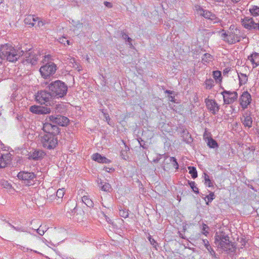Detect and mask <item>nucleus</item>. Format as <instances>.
Instances as JSON below:
<instances>
[{
    "mask_svg": "<svg viewBox=\"0 0 259 259\" xmlns=\"http://www.w3.org/2000/svg\"><path fill=\"white\" fill-rule=\"evenodd\" d=\"M180 236L183 239H185V237L183 236V235L181 233H180Z\"/></svg>",
    "mask_w": 259,
    "mask_h": 259,
    "instance_id": "nucleus-61",
    "label": "nucleus"
},
{
    "mask_svg": "<svg viewBox=\"0 0 259 259\" xmlns=\"http://www.w3.org/2000/svg\"><path fill=\"white\" fill-rule=\"evenodd\" d=\"M17 177L26 186L32 185L36 179V175L34 173L24 171L19 172L18 174Z\"/></svg>",
    "mask_w": 259,
    "mask_h": 259,
    "instance_id": "nucleus-8",
    "label": "nucleus"
},
{
    "mask_svg": "<svg viewBox=\"0 0 259 259\" xmlns=\"http://www.w3.org/2000/svg\"><path fill=\"white\" fill-rule=\"evenodd\" d=\"M12 228L17 231H21V232L24 231V229H23L22 228H19V227H16L15 226H12Z\"/></svg>",
    "mask_w": 259,
    "mask_h": 259,
    "instance_id": "nucleus-50",
    "label": "nucleus"
},
{
    "mask_svg": "<svg viewBox=\"0 0 259 259\" xmlns=\"http://www.w3.org/2000/svg\"><path fill=\"white\" fill-rule=\"evenodd\" d=\"M121 34L122 38L124 39L126 42H127L128 45L132 47L133 46L132 44V38L130 37L128 34L124 31H121Z\"/></svg>",
    "mask_w": 259,
    "mask_h": 259,
    "instance_id": "nucleus-31",
    "label": "nucleus"
},
{
    "mask_svg": "<svg viewBox=\"0 0 259 259\" xmlns=\"http://www.w3.org/2000/svg\"><path fill=\"white\" fill-rule=\"evenodd\" d=\"M204 102L209 112L213 115H215L218 113L220 110V106L214 100L206 98Z\"/></svg>",
    "mask_w": 259,
    "mask_h": 259,
    "instance_id": "nucleus-11",
    "label": "nucleus"
},
{
    "mask_svg": "<svg viewBox=\"0 0 259 259\" xmlns=\"http://www.w3.org/2000/svg\"><path fill=\"white\" fill-rule=\"evenodd\" d=\"M204 179L205 181V184L208 187H213V182H212L209 177V176L206 173H204Z\"/></svg>",
    "mask_w": 259,
    "mask_h": 259,
    "instance_id": "nucleus-30",
    "label": "nucleus"
},
{
    "mask_svg": "<svg viewBox=\"0 0 259 259\" xmlns=\"http://www.w3.org/2000/svg\"><path fill=\"white\" fill-rule=\"evenodd\" d=\"M44 63L46 64L42 66L39 69V72L43 78H48L56 73L57 69V65L50 60V55L44 56Z\"/></svg>",
    "mask_w": 259,
    "mask_h": 259,
    "instance_id": "nucleus-4",
    "label": "nucleus"
},
{
    "mask_svg": "<svg viewBox=\"0 0 259 259\" xmlns=\"http://www.w3.org/2000/svg\"><path fill=\"white\" fill-rule=\"evenodd\" d=\"M243 0H230V2L234 4H240Z\"/></svg>",
    "mask_w": 259,
    "mask_h": 259,
    "instance_id": "nucleus-49",
    "label": "nucleus"
},
{
    "mask_svg": "<svg viewBox=\"0 0 259 259\" xmlns=\"http://www.w3.org/2000/svg\"><path fill=\"white\" fill-rule=\"evenodd\" d=\"M204 18L205 19H209L211 21H213L214 23H218L222 22V21L218 18L216 15L211 12L210 11L207 10L206 11L205 16H204Z\"/></svg>",
    "mask_w": 259,
    "mask_h": 259,
    "instance_id": "nucleus-18",
    "label": "nucleus"
},
{
    "mask_svg": "<svg viewBox=\"0 0 259 259\" xmlns=\"http://www.w3.org/2000/svg\"><path fill=\"white\" fill-rule=\"evenodd\" d=\"M189 173L191 174L193 179H195L197 177V171L196 168L194 166L188 167Z\"/></svg>",
    "mask_w": 259,
    "mask_h": 259,
    "instance_id": "nucleus-32",
    "label": "nucleus"
},
{
    "mask_svg": "<svg viewBox=\"0 0 259 259\" xmlns=\"http://www.w3.org/2000/svg\"><path fill=\"white\" fill-rule=\"evenodd\" d=\"M207 146L210 148H215L219 147L217 141L212 138H208L207 142Z\"/></svg>",
    "mask_w": 259,
    "mask_h": 259,
    "instance_id": "nucleus-23",
    "label": "nucleus"
},
{
    "mask_svg": "<svg viewBox=\"0 0 259 259\" xmlns=\"http://www.w3.org/2000/svg\"><path fill=\"white\" fill-rule=\"evenodd\" d=\"M104 5L108 8H111L112 7V4L110 2H105Z\"/></svg>",
    "mask_w": 259,
    "mask_h": 259,
    "instance_id": "nucleus-51",
    "label": "nucleus"
},
{
    "mask_svg": "<svg viewBox=\"0 0 259 259\" xmlns=\"http://www.w3.org/2000/svg\"><path fill=\"white\" fill-rule=\"evenodd\" d=\"M38 18H34L32 15H29L26 17L24 20L25 24L29 25V27H32L34 25V22L36 21Z\"/></svg>",
    "mask_w": 259,
    "mask_h": 259,
    "instance_id": "nucleus-19",
    "label": "nucleus"
},
{
    "mask_svg": "<svg viewBox=\"0 0 259 259\" xmlns=\"http://www.w3.org/2000/svg\"><path fill=\"white\" fill-rule=\"evenodd\" d=\"M163 157L164 158V161H165L168 158V156L164 155Z\"/></svg>",
    "mask_w": 259,
    "mask_h": 259,
    "instance_id": "nucleus-60",
    "label": "nucleus"
},
{
    "mask_svg": "<svg viewBox=\"0 0 259 259\" xmlns=\"http://www.w3.org/2000/svg\"><path fill=\"white\" fill-rule=\"evenodd\" d=\"M64 194L63 189H59L56 192V196L58 198H62Z\"/></svg>",
    "mask_w": 259,
    "mask_h": 259,
    "instance_id": "nucleus-42",
    "label": "nucleus"
},
{
    "mask_svg": "<svg viewBox=\"0 0 259 259\" xmlns=\"http://www.w3.org/2000/svg\"><path fill=\"white\" fill-rule=\"evenodd\" d=\"M65 42H66L68 45H69L70 44V41L69 40H66V39Z\"/></svg>",
    "mask_w": 259,
    "mask_h": 259,
    "instance_id": "nucleus-62",
    "label": "nucleus"
},
{
    "mask_svg": "<svg viewBox=\"0 0 259 259\" xmlns=\"http://www.w3.org/2000/svg\"><path fill=\"white\" fill-rule=\"evenodd\" d=\"M50 91L46 90L38 91L35 95V101L40 104L51 105L52 100L54 99Z\"/></svg>",
    "mask_w": 259,
    "mask_h": 259,
    "instance_id": "nucleus-6",
    "label": "nucleus"
},
{
    "mask_svg": "<svg viewBox=\"0 0 259 259\" xmlns=\"http://www.w3.org/2000/svg\"><path fill=\"white\" fill-rule=\"evenodd\" d=\"M205 84L207 89H210L214 85V81L212 79H206Z\"/></svg>",
    "mask_w": 259,
    "mask_h": 259,
    "instance_id": "nucleus-34",
    "label": "nucleus"
},
{
    "mask_svg": "<svg viewBox=\"0 0 259 259\" xmlns=\"http://www.w3.org/2000/svg\"><path fill=\"white\" fill-rule=\"evenodd\" d=\"M141 139V141L140 140H139V143L140 144V146L141 147H142L144 149L146 148V147L144 146V145H142V143H141V142H143V141L141 139Z\"/></svg>",
    "mask_w": 259,
    "mask_h": 259,
    "instance_id": "nucleus-56",
    "label": "nucleus"
},
{
    "mask_svg": "<svg viewBox=\"0 0 259 259\" xmlns=\"http://www.w3.org/2000/svg\"><path fill=\"white\" fill-rule=\"evenodd\" d=\"M241 24L246 29L256 30L257 23H255L251 17H245L243 19H241Z\"/></svg>",
    "mask_w": 259,
    "mask_h": 259,
    "instance_id": "nucleus-12",
    "label": "nucleus"
},
{
    "mask_svg": "<svg viewBox=\"0 0 259 259\" xmlns=\"http://www.w3.org/2000/svg\"><path fill=\"white\" fill-rule=\"evenodd\" d=\"M82 201L87 206L89 207H93L94 206V203L93 201L87 196H83L82 197Z\"/></svg>",
    "mask_w": 259,
    "mask_h": 259,
    "instance_id": "nucleus-25",
    "label": "nucleus"
},
{
    "mask_svg": "<svg viewBox=\"0 0 259 259\" xmlns=\"http://www.w3.org/2000/svg\"><path fill=\"white\" fill-rule=\"evenodd\" d=\"M1 184L6 188H8L10 186V184L7 181L2 182Z\"/></svg>",
    "mask_w": 259,
    "mask_h": 259,
    "instance_id": "nucleus-48",
    "label": "nucleus"
},
{
    "mask_svg": "<svg viewBox=\"0 0 259 259\" xmlns=\"http://www.w3.org/2000/svg\"><path fill=\"white\" fill-rule=\"evenodd\" d=\"M168 98H169V101H170L171 102H174V99H175L174 97L170 96L168 97Z\"/></svg>",
    "mask_w": 259,
    "mask_h": 259,
    "instance_id": "nucleus-57",
    "label": "nucleus"
},
{
    "mask_svg": "<svg viewBox=\"0 0 259 259\" xmlns=\"http://www.w3.org/2000/svg\"><path fill=\"white\" fill-rule=\"evenodd\" d=\"M45 153L42 150H35L30 155V158L34 160L41 159L45 156Z\"/></svg>",
    "mask_w": 259,
    "mask_h": 259,
    "instance_id": "nucleus-17",
    "label": "nucleus"
},
{
    "mask_svg": "<svg viewBox=\"0 0 259 259\" xmlns=\"http://www.w3.org/2000/svg\"><path fill=\"white\" fill-rule=\"evenodd\" d=\"M92 159L94 161H97L98 162L102 163H109L111 162L109 159H107L105 156H102L100 154L98 153L94 154L92 155Z\"/></svg>",
    "mask_w": 259,
    "mask_h": 259,
    "instance_id": "nucleus-16",
    "label": "nucleus"
},
{
    "mask_svg": "<svg viewBox=\"0 0 259 259\" xmlns=\"http://www.w3.org/2000/svg\"><path fill=\"white\" fill-rule=\"evenodd\" d=\"M259 30V22L258 23H257V28H256V30Z\"/></svg>",
    "mask_w": 259,
    "mask_h": 259,
    "instance_id": "nucleus-64",
    "label": "nucleus"
},
{
    "mask_svg": "<svg viewBox=\"0 0 259 259\" xmlns=\"http://www.w3.org/2000/svg\"><path fill=\"white\" fill-rule=\"evenodd\" d=\"M213 77L216 80V82H219L222 80V73L220 71L216 70L213 72Z\"/></svg>",
    "mask_w": 259,
    "mask_h": 259,
    "instance_id": "nucleus-28",
    "label": "nucleus"
},
{
    "mask_svg": "<svg viewBox=\"0 0 259 259\" xmlns=\"http://www.w3.org/2000/svg\"><path fill=\"white\" fill-rule=\"evenodd\" d=\"M189 184L191 187V188L192 189L193 191L198 194L199 193V190L197 187L196 186V183L194 181H191L189 182Z\"/></svg>",
    "mask_w": 259,
    "mask_h": 259,
    "instance_id": "nucleus-33",
    "label": "nucleus"
},
{
    "mask_svg": "<svg viewBox=\"0 0 259 259\" xmlns=\"http://www.w3.org/2000/svg\"><path fill=\"white\" fill-rule=\"evenodd\" d=\"M169 161L170 162H172L173 166L175 167L176 169H178L179 168V164L175 157H169Z\"/></svg>",
    "mask_w": 259,
    "mask_h": 259,
    "instance_id": "nucleus-36",
    "label": "nucleus"
},
{
    "mask_svg": "<svg viewBox=\"0 0 259 259\" xmlns=\"http://www.w3.org/2000/svg\"><path fill=\"white\" fill-rule=\"evenodd\" d=\"M202 242L206 248L210 246L209 241L207 239H202Z\"/></svg>",
    "mask_w": 259,
    "mask_h": 259,
    "instance_id": "nucleus-47",
    "label": "nucleus"
},
{
    "mask_svg": "<svg viewBox=\"0 0 259 259\" xmlns=\"http://www.w3.org/2000/svg\"><path fill=\"white\" fill-rule=\"evenodd\" d=\"M249 12L253 16L259 15V7L257 6H252L249 9Z\"/></svg>",
    "mask_w": 259,
    "mask_h": 259,
    "instance_id": "nucleus-26",
    "label": "nucleus"
},
{
    "mask_svg": "<svg viewBox=\"0 0 259 259\" xmlns=\"http://www.w3.org/2000/svg\"><path fill=\"white\" fill-rule=\"evenodd\" d=\"M195 10L197 14L203 17L204 18V16H205L206 11H207V10L203 9L200 6L198 5L195 6Z\"/></svg>",
    "mask_w": 259,
    "mask_h": 259,
    "instance_id": "nucleus-22",
    "label": "nucleus"
},
{
    "mask_svg": "<svg viewBox=\"0 0 259 259\" xmlns=\"http://www.w3.org/2000/svg\"><path fill=\"white\" fill-rule=\"evenodd\" d=\"M29 111L33 113L37 114H45L50 113L51 109L50 108L43 106L33 105L29 108Z\"/></svg>",
    "mask_w": 259,
    "mask_h": 259,
    "instance_id": "nucleus-14",
    "label": "nucleus"
},
{
    "mask_svg": "<svg viewBox=\"0 0 259 259\" xmlns=\"http://www.w3.org/2000/svg\"><path fill=\"white\" fill-rule=\"evenodd\" d=\"M104 169L106 171L108 172H110V171H112L114 170L113 168H108V167H105L104 168Z\"/></svg>",
    "mask_w": 259,
    "mask_h": 259,
    "instance_id": "nucleus-52",
    "label": "nucleus"
},
{
    "mask_svg": "<svg viewBox=\"0 0 259 259\" xmlns=\"http://www.w3.org/2000/svg\"><path fill=\"white\" fill-rule=\"evenodd\" d=\"M125 146V150H122L121 151V156L124 159H126L127 155L126 153L127 151L130 150V148L128 146L124 144Z\"/></svg>",
    "mask_w": 259,
    "mask_h": 259,
    "instance_id": "nucleus-35",
    "label": "nucleus"
},
{
    "mask_svg": "<svg viewBox=\"0 0 259 259\" xmlns=\"http://www.w3.org/2000/svg\"><path fill=\"white\" fill-rule=\"evenodd\" d=\"M242 122L245 126L250 128L252 126V118L250 116H246V117H244V119Z\"/></svg>",
    "mask_w": 259,
    "mask_h": 259,
    "instance_id": "nucleus-24",
    "label": "nucleus"
},
{
    "mask_svg": "<svg viewBox=\"0 0 259 259\" xmlns=\"http://www.w3.org/2000/svg\"><path fill=\"white\" fill-rule=\"evenodd\" d=\"M238 75L239 80V85H242L243 84H245L248 80L247 76L245 74L242 73H238Z\"/></svg>",
    "mask_w": 259,
    "mask_h": 259,
    "instance_id": "nucleus-21",
    "label": "nucleus"
},
{
    "mask_svg": "<svg viewBox=\"0 0 259 259\" xmlns=\"http://www.w3.org/2000/svg\"><path fill=\"white\" fill-rule=\"evenodd\" d=\"M165 93H166V94H168L169 95H171L173 93V91H170V90H166L165 91Z\"/></svg>",
    "mask_w": 259,
    "mask_h": 259,
    "instance_id": "nucleus-54",
    "label": "nucleus"
},
{
    "mask_svg": "<svg viewBox=\"0 0 259 259\" xmlns=\"http://www.w3.org/2000/svg\"><path fill=\"white\" fill-rule=\"evenodd\" d=\"M119 215L122 218H126L128 217V211L125 208H123L122 206H120L119 208Z\"/></svg>",
    "mask_w": 259,
    "mask_h": 259,
    "instance_id": "nucleus-29",
    "label": "nucleus"
},
{
    "mask_svg": "<svg viewBox=\"0 0 259 259\" xmlns=\"http://www.w3.org/2000/svg\"><path fill=\"white\" fill-rule=\"evenodd\" d=\"M212 60V56L208 53L204 54L202 57V62L205 63H208Z\"/></svg>",
    "mask_w": 259,
    "mask_h": 259,
    "instance_id": "nucleus-27",
    "label": "nucleus"
},
{
    "mask_svg": "<svg viewBox=\"0 0 259 259\" xmlns=\"http://www.w3.org/2000/svg\"><path fill=\"white\" fill-rule=\"evenodd\" d=\"M66 39V38L65 37L63 36V37H60L58 39V41L60 43L64 44V45H65Z\"/></svg>",
    "mask_w": 259,
    "mask_h": 259,
    "instance_id": "nucleus-46",
    "label": "nucleus"
},
{
    "mask_svg": "<svg viewBox=\"0 0 259 259\" xmlns=\"http://www.w3.org/2000/svg\"><path fill=\"white\" fill-rule=\"evenodd\" d=\"M72 24L74 26L78 28H80L82 27V23H80L79 21L75 22L74 20H72Z\"/></svg>",
    "mask_w": 259,
    "mask_h": 259,
    "instance_id": "nucleus-43",
    "label": "nucleus"
},
{
    "mask_svg": "<svg viewBox=\"0 0 259 259\" xmlns=\"http://www.w3.org/2000/svg\"><path fill=\"white\" fill-rule=\"evenodd\" d=\"M42 130L45 133L41 139L43 147L48 149H54L58 145L57 136L60 133V128L57 125L45 122Z\"/></svg>",
    "mask_w": 259,
    "mask_h": 259,
    "instance_id": "nucleus-2",
    "label": "nucleus"
},
{
    "mask_svg": "<svg viewBox=\"0 0 259 259\" xmlns=\"http://www.w3.org/2000/svg\"><path fill=\"white\" fill-rule=\"evenodd\" d=\"M225 236V235H218L217 234H215V241H214V243L215 244H217V242H219V244L220 243V242H221V241L223 239V238L224 237V236Z\"/></svg>",
    "mask_w": 259,
    "mask_h": 259,
    "instance_id": "nucleus-37",
    "label": "nucleus"
},
{
    "mask_svg": "<svg viewBox=\"0 0 259 259\" xmlns=\"http://www.w3.org/2000/svg\"><path fill=\"white\" fill-rule=\"evenodd\" d=\"M24 55L26 61L33 65L36 64L40 55L32 53L30 50L25 53L22 50H16L11 44H6L0 46V64L4 61L14 62Z\"/></svg>",
    "mask_w": 259,
    "mask_h": 259,
    "instance_id": "nucleus-1",
    "label": "nucleus"
},
{
    "mask_svg": "<svg viewBox=\"0 0 259 259\" xmlns=\"http://www.w3.org/2000/svg\"><path fill=\"white\" fill-rule=\"evenodd\" d=\"M45 229V230H44L43 228L40 226L39 228L36 230V231L39 235L42 236L44 234L45 232L47 231L48 228H46Z\"/></svg>",
    "mask_w": 259,
    "mask_h": 259,
    "instance_id": "nucleus-40",
    "label": "nucleus"
},
{
    "mask_svg": "<svg viewBox=\"0 0 259 259\" xmlns=\"http://www.w3.org/2000/svg\"><path fill=\"white\" fill-rule=\"evenodd\" d=\"M106 121L108 122V123L110 125V123H109V120H110V118L108 115H105V116Z\"/></svg>",
    "mask_w": 259,
    "mask_h": 259,
    "instance_id": "nucleus-53",
    "label": "nucleus"
},
{
    "mask_svg": "<svg viewBox=\"0 0 259 259\" xmlns=\"http://www.w3.org/2000/svg\"><path fill=\"white\" fill-rule=\"evenodd\" d=\"M69 204H70L69 203H67L65 205V208L69 207Z\"/></svg>",
    "mask_w": 259,
    "mask_h": 259,
    "instance_id": "nucleus-63",
    "label": "nucleus"
},
{
    "mask_svg": "<svg viewBox=\"0 0 259 259\" xmlns=\"http://www.w3.org/2000/svg\"><path fill=\"white\" fill-rule=\"evenodd\" d=\"M6 223H8V224L9 225V226H10L12 228V226H14L13 225H12L10 223L7 222V221H6Z\"/></svg>",
    "mask_w": 259,
    "mask_h": 259,
    "instance_id": "nucleus-59",
    "label": "nucleus"
},
{
    "mask_svg": "<svg viewBox=\"0 0 259 259\" xmlns=\"http://www.w3.org/2000/svg\"><path fill=\"white\" fill-rule=\"evenodd\" d=\"M239 100L241 107L243 109H246L251 103V95L247 91L244 92L240 96Z\"/></svg>",
    "mask_w": 259,
    "mask_h": 259,
    "instance_id": "nucleus-13",
    "label": "nucleus"
},
{
    "mask_svg": "<svg viewBox=\"0 0 259 259\" xmlns=\"http://www.w3.org/2000/svg\"><path fill=\"white\" fill-rule=\"evenodd\" d=\"M214 194L213 192H210V194L207 195L205 197L207 199V202H206V204H208V202H211L214 199Z\"/></svg>",
    "mask_w": 259,
    "mask_h": 259,
    "instance_id": "nucleus-38",
    "label": "nucleus"
},
{
    "mask_svg": "<svg viewBox=\"0 0 259 259\" xmlns=\"http://www.w3.org/2000/svg\"><path fill=\"white\" fill-rule=\"evenodd\" d=\"M46 122L51 123L52 124L54 123L61 126H66L68 124L69 120L67 117L60 114L52 115L47 117Z\"/></svg>",
    "mask_w": 259,
    "mask_h": 259,
    "instance_id": "nucleus-7",
    "label": "nucleus"
},
{
    "mask_svg": "<svg viewBox=\"0 0 259 259\" xmlns=\"http://www.w3.org/2000/svg\"><path fill=\"white\" fill-rule=\"evenodd\" d=\"M223 239L219 243L220 248L227 252H235L236 247L234 243L230 241L229 237L228 235L224 236Z\"/></svg>",
    "mask_w": 259,
    "mask_h": 259,
    "instance_id": "nucleus-9",
    "label": "nucleus"
},
{
    "mask_svg": "<svg viewBox=\"0 0 259 259\" xmlns=\"http://www.w3.org/2000/svg\"><path fill=\"white\" fill-rule=\"evenodd\" d=\"M44 84L48 85L49 91L54 98H62L67 94L68 87L61 80H57L50 83L46 81Z\"/></svg>",
    "mask_w": 259,
    "mask_h": 259,
    "instance_id": "nucleus-3",
    "label": "nucleus"
},
{
    "mask_svg": "<svg viewBox=\"0 0 259 259\" xmlns=\"http://www.w3.org/2000/svg\"><path fill=\"white\" fill-rule=\"evenodd\" d=\"M206 249L212 256H215V252L210 246L206 248Z\"/></svg>",
    "mask_w": 259,
    "mask_h": 259,
    "instance_id": "nucleus-44",
    "label": "nucleus"
},
{
    "mask_svg": "<svg viewBox=\"0 0 259 259\" xmlns=\"http://www.w3.org/2000/svg\"><path fill=\"white\" fill-rule=\"evenodd\" d=\"M148 239L151 245H152L154 247L156 246V245H157V243L153 238H152L151 235H149V236L148 237Z\"/></svg>",
    "mask_w": 259,
    "mask_h": 259,
    "instance_id": "nucleus-41",
    "label": "nucleus"
},
{
    "mask_svg": "<svg viewBox=\"0 0 259 259\" xmlns=\"http://www.w3.org/2000/svg\"><path fill=\"white\" fill-rule=\"evenodd\" d=\"M100 181V182L98 181V184L101 190L105 192L110 191L111 189V185L109 183L102 182L101 180Z\"/></svg>",
    "mask_w": 259,
    "mask_h": 259,
    "instance_id": "nucleus-20",
    "label": "nucleus"
},
{
    "mask_svg": "<svg viewBox=\"0 0 259 259\" xmlns=\"http://www.w3.org/2000/svg\"><path fill=\"white\" fill-rule=\"evenodd\" d=\"M44 25V23L42 21H39L38 22V25L39 26H43Z\"/></svg>",
    "mask_w": 259,
    "mask_h": 259,
    "instance_id": "nucleus-55",
    "label": "nucleus"
},
{
    "mask_svg": "<svg viewBox=\"0 0 259 259\" xmlns=\"http://www.w3.org/2000/svg\"><path fill=\"white\" fill-rule=\"evenodd\" d=\"M248 59L252 62V63H254V60L252 58V55H251V56H250L248 58Z\"/></svg>",
    "mask_w": 259,
    "mask_h": 259,
    "instance_id": "nucleus-58",
    "label": "nucleus"
},
{
    "mask_svg": "<svg viewBox=\"0 0 259 259\" xmlns=\"http://www.w3.org/2000/svg\"><path fill=\"white\" fill-rule=\"evenodd\" d=\"M235 30H239L234 25H231L228 30L227 31H235Z\"/></svg>",
    "mask_w": 259,
    "mask_h": 259,
    "instance_id": "nucleus-45",
    "label": "nucleus"
},
{
    "mask_svg": "<svg viewBox=\"0 0 259 259\" xmlns=\"http://www.w3.org/2000/svg\"><path fill=\"white\" fill-rule=\"evenodd\" d=\"M222 37L223 40L229 44H235L239 42L241 39V35L240 30H235V31H225L222 33Z\"/></svg>",
    "mask_w": 259,
    "mask_h": 259,
    "instance_id": "nucleus-5",
    "label": "nucleus"
},
{
    "mask_svg": "<svg viewBox=\"0 0 259 259\" xmlns=\"http://www.w3.org/2000/svg\"><path fill=\"white\" fill-rule=\"evenodd\" d=\"M12 155L7 153L5 154H1L0 157V168H4L10 162Z\"/></svg>",
    "mask_w": 259,
    "mask_h": 259,
    "instance_id": "nucleus-15",
    "label": "nucleus"
},
{
    "mask_svg": "<svg viewBox=\"0 0 259 259\" xmlns=\"http://www.w3.org/2000/svg\"><path fill=\"white\" fill-rule=\"evenodd\" d=\"M208 227L207 226V225H206L205 224H203V225H202V231H203L202 234H204L206 236H207V235L209 233V232L206 230V229H208Z\"/></svg>",
    "mask_w": 259,
    "mask_h": 259,
    "instance_id": "nucleus-39",
    "label": "nucleus"
},
{
    "mask_svg": "<svg viewBox=\"0 0 259 259\" xmlns=\"http://www.w3.org/2000/svg\"><path fill=\"white\" fill-rule=\"evenodd\" d=\"M223 96V100L225 104H231L236 101L238 98V94L236 92L224 90L221 93Z\"/></svg>",
    "mask_w": 259,
    "mask_h": 259,
    "instance_id": "nucleus-10",
    "label": "nucleus"
}]
</instances>
